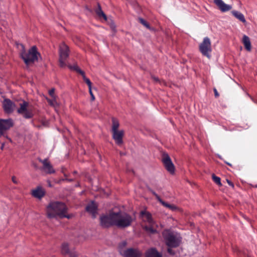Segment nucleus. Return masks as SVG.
Returning a JSON list of instances; mask_svg holds the SVG:
<instances>
[{"label":"nucleus","mask_w":257,"mask_h":257,"mask_svg":"<svg viewBox=\"0 0 257 257\" xmlns=\"http://www.w3.org/2000/svg\"><path fill=\"white\" fill-rule=\"evenodd\" d=\"M66 205L61 202H51L47 207L46 213L47 217L50 218H70L71 215L67 214Z\"/></svg>","instance_id":"f257e3e1"},{"label":"nucleus","mask_w":257,"mask_h":257,"mask_svg":"<svg viewBox=\"0 0 257 257\" xmlns=\"http://www.w3.org/2000/svg\"><path fill=\"white\" fill-rule=\"evenodd\" d=\"M140 216L144 224V229L148 233L155 234L159 231V226L153 220L150 213L146 211H142Z\"/></svg>","instance_id":"f03ea898"},{"label":"nucleus","mask_w":257,"mask_h":257,"mask_svg":"<svg viewBox=\"0 0 257 257\" xmlns=\"http://www.w3.org/2000/svg\"><path fill=\"white\" fill-rule=\"evenodd\" d=\"M18 47L20 50V56L26 65H29L38 60L40 54L37 51V47L33 46L29 49L28 52H26L24 46L22 44H18Z\"/></svg>","instance_id":"7ed1b4c3"},{"label":"nucleus","mask_w":257,"mask_h":257,"mask_svg":"<svg viewBox=\"0 0 257 257\" xmlns=\"http://www.w3.org/2000/svg\"><path fill=\"white\" fill-rule=\"evenodd\" d=\"M133 221L132 217L125 213L118 211L115 212V225L119 228L129 226Z\"/></svg>","instance_id":"20e7f679"},{"label":"nucleus","mask_w":257,"mask_h":257,"mask_svg":"<svg viewBox=\"0 0 257 257\" xmlns=\"http://www.w3.org/2000/svg\"><path fill=\"white\" fill-rule=\"evenodd\" d=\"M162 235L166 244L169 247H176L179 246L180 239L173 232L169 230H165Z\"/></svg>","instance_id":"39448f33"},{"label":"nucleus","mask_w":257,"mask_h":257,"mask_svg":"<svg viewBox=\"0 0 257 257\" xmlns=\"http://www.w3.org/2000/svg\"><path fill=\"white\" fill-rule=\"evenodd\" d=\"M69 55L68 47L64 43H62L59 49V65L62 68L67 66L66 60Z\"/></svg>","instance_id":"423d86ee"},{"label":"nucleus","mask_w":257,"mask_h":257,"mask_svg":"<svg viewBox=\"0 0 257 257\" xmlns=\"http://www.w3.org/2000/svg\"><path fill=\"white\" fill-rule=\"evenodd\" d=\"M199 49L203 56H206L208 59L211 58V43L208 37H205L203 39V41L199 45Z\"/></svg>","instance_id":"0eeeda50"},{"label":"nucleus","mask_w":257,"mask_h":257,"mask_svg":"<svg viewBox=\"0 0 257 257\" xmlns=\"http://www.w3.org/2000/svg\"><path fill=\"white\" fill-rule=\"evenodd\" d=\"M20 107L18 109V113L23 115L25 118H31L33 115V112L31 109L29 108V103L26 101H22L19 104Z\"/></svg>","instance_id":"6e6552de"},{"label":"nucleus","mask_w":257,"mask_h":257,"mask_svg":"<svg viewBox=\"0 0 257 257\" xmlns=\"http://www.w3.org/2000/svg\"><path fill=\"white\" fill-rule=\"evenodd\" d=\"M100 221L101 225L103 227L115 225V212H111L108 215L101 216Z\"/></svg>","instance_id":"1a4fd4ad"},{"label":"nucleus","mask_w":257,"mask_h":257,"mask_svg":"<svg viewBox=\"0 0 257 257\" xmlns=\"http://www.w3.org/2000/svg\"><path fill=\"white\" fill-rule=\"evenodd\" d=\"M13 125L12 119H0V137L5 136V132L10 129Z\"/></svg>","instance_id":"9d476101"},{"label":"nucleus","mask_w":257,"mask_h":257,"mask_svg":"<svg viewBox=\"0 0 257 257\" xmlns=\"http://www.w3.org/2000/svg\"><path fill=\"white\" fill-rule=\"evenodd\" d=\"M162 162L166 169L171 174H174L175 172V167L171 160L170 157L168 154H163Z\"/></svg>","instance_id":"9b49d317"},{"label":"nucleus","mask_w":257,"mask_h":257,"mask_svg":"<svg viewBox=\"0 0 257 257\" xmlns=\"http://www.w3.org/2000/svg\"><path fill=\"white\" fill-rule=\"evenodd\" d=\"M38 160L43 165L41 169L42 170L47 174H52L55 173V170L49 161L48 159H45L44 160H42L41 158H38Z\"/></svg>","instance_id":"f8f14e48"},{"label":"nucleus","mask_w":257,"mask_h":257,"mask_svg":"<svg viewBox=\"0 0 257 257\" xmlns=\"http://www.w3.org/2000/svg\"><path fill=\"white\" fill-rule=\"evenodd\" d=\"M120 253L123 257H140L142 255L139 250L132 248L125 250H120Z\"/></svg>","instance_id":"ddd939ff"},{"label":"nucleus","mask_w":257,"mask_h":257,"mask_svg":"<svg viewBox=\"0 0 257 257\" xmlns=\"http://www.w3.org/2000/svg\"><path fill=\"white\" fill-rule=\"evenodd\" d=\"M3 107L6 112L11 113L14 110L15 105L11 100L5 99L3 102Z\"/></svg>","instance_id":"4468645a"},{"label":"nucleus","mask_w":257,"mask_h":257,"mask_svg":"<svg viewBox=\"0 0 257 257\" xmlns=\"http://www.w3.org/2000/svg\"><path fill=\"white\" fill-rule=\"evenodd\" d=\"M112 133V138L115 141L116 144L118 145L122 144V138L124 135V132L122 130L114 131Z\"/></svg>","instance_id":"2eb2a0df"},{"label":"nucleus","mask_w":257,"mask_h":257,"mask_svg":"<svg viewBox=\"0 0 257 257\" xmlns=\"http://www.w3.org/2000/svg\"><path fill=\"white\" fill-rule=\"evenodd\" d=\"M45 194V191L44 189L41 186L37 187L36 189H34L32 191V195L34 197L41 199L44 196Z\"/></svg>","instance_id":"dca6fc26"},{"label":"nucleus","mask_w":257,"mask_h":257,"mask_svg":"<svg viewBox=\"0 0 257 257\" xmlns=\"http://www.w3.org/2000/svg\"><path fill=\"white\" fill-rule=\"evenodd\" d=\"M214 3L222 12L229 11L232 9L231 6L225 4L223 1H214Z\"/></svg>","instance_id":"f3484780"},{"label":"nucleus","mask_w":257,"mask_h":257,"mask_svg":"<svg viewBox=\"0 0 257 257\" xmlns=\"http://www.w3.org/2000/svg\"><path fill=\"white\" fill-rule=\"evenodd\" d=\"M154 194L156 196V198L158 200V201L165 207L169 209L172 211H176L178 210V208L174 204H169L164 201H163L160 197L155 193H154Z\"/></svg>","instance_id":"a211bd4d"},{"label":"nucleus","mask_w":257,"mask_h":257,"mask_svg":"<svg viewBox=\"0 0 257 257\" xmlns=\"http://www.w3.org/2000/svg\"><path fill=\"white\" fill-rule=\"evenodd\" d=\"M97 206L96 204L94 202L92 201L91 203H90L87 205L86 207V210L87 212L92 214L93 217H95V214L97 211Z\"/></svg>","instance_id":"6ab92c4d"},{"label":"nucleus","mask_w":257,"mask_h":257,"mask_svg":"<svg viewBox=\"0 0 257 257\" xmlns=\"http://www.w3.org/2000/svg\"><path fill=\"white\" fill-rule=\"evenodd\" d=\"M95 12L99 19L103 18L105 21H107V17L104 13L102 11L100 4H97V7L95 9Z\"/></svg>","instance_id":"aec40b11"},{"label":"nucleus","mask_w":257,"mask_h":257,"mask_svg":"<svg viewBox=\"0 0 257 257\" xmlns=\"http://www.w3.org/2000/svg\"><path fill=\"white\" fill-rule=\"evenodd\" d=\"M242 43L244 46L245 49L247 51H250L251 49V43L249 37L246 35H244L242 38Z\"/></svg>","instance_id":"412c9836"},{"label":"nucleus","mask_w":257,"mask_h":257,"mask_svg":"<svg viewBox=\"0 0 257 257\" xmlns=\"http://www.w3.org/2000/svg\"><path fill=\"white\" fill-rule=\"evenodd\" d=\"M146 257H162V255L155 248H151L147 251Z\"/></svg>","instance_id":"4be33fe9"},{"label":"nucleus","mask_w":257,"mask_h":257,"mask_svg":"<svg viewBox=\"0 0 257 257\" xmlns=\"http://www.w3.org/2000/svg\"><path fill=\"white\" fill-rule=\"evenodd\" d=\"M233 16H234L236 19L239 20L240 21L242 22L243 23L246 22V20L243 15L239 12L236 11H233L231 12Z\"/></svg>","instance_id":"5701e85b"},{"label":"nucleus","mask_w":257,"mask_h":257,"mask_svg":"<svg viewBox=\"0 0 257 257\" xmlns=\"http://www.w3.org/2000/svg\"><path fill=\"white\" fill-rule=\"evenodd\" d=\"M70 251L68 244L66 242L63 243L61 246V253L63 255H67Z\"/></svg>","instance_id":"b1692460"},{"label":"nucleus","mask_w":257,"mask_h":257,"mask_svg":"<svg viewBox=\"0 0 257 257\" xmlns=\"http://www.w3.org/2000/svg\"><path fill=\"white\" fill-rule=\"evenodd\" d=\"M112 129H111L112 132L118 131V128L119 126V123L118 120L117 119L113 117L112 118Z\"/></svg>","instance_id":"393cba45"},{"label":"nucleus","mask_w":257,"mask_h":257,"mask_svg":"<svg viewBox=\"0 0 257 257\" xmlns=\"http://www.w3.org/2000/svg\"><path fill=\"white\" fill-rule=\"evenodd\" d=\"M67 66L69 68V69L71 70H74L80 73L81 75H83L84 71H82L78 67L77 65H74L73 66L70 65H67Z\"/></svg>","instance_id":"a878e982"},{"label":"nucleus","mask_w":257,"mask_h":257,"mask_svg":"<svg viewBox=\"0 0 257 257\" xmlns=\"http://www.w3.org/2000/svg\"><path fill=\"white\" fill-rule=\"evenodd\" d=\"M46 99H47L48 102L49 103V104L51 106L55 107L58 105V103L56 100L55 97L53 98L52 99H50L47 98Z\"/></svg>","instance_id":"bb28decb"},{"label":"nucleus","mask_w":257,"mask_h":257,"mask_svg":"<svg viewBox=\"0 0 257 257\" xmlns=\"http://www.w3.org/2000/svg\"><path fill=\"white\" fill-rule=\"evenodd\" d=\"M212 178L213 181L217 184L218 185L221 186L222 184L221 183L220 178L219 177L215 176L214 174L212 175Z\"/></svg>","instance_id":"cd10ccee"},{"label":"nucleus","mask_w":257,"mask_h":257,"mask_svg":"<svg viewBox=\"0 0 257 257\" xmlns=\"http://www.w3.org/2000/svg\"><path fill=\"white\" fill-rule=\"evenodd\" d=\"M83 77V80L85 82V83L87 84L88 86V88L89 89H90V88H92L91 87V82L90 81V80L88 78H87L86 76H85V73L84 72L83 73V75H81Z\"/></svg>","instance_id":"c85d7f7f"},{"label":"nucleus","mask_w":257,"mask_h":257,"mask_svg":"<svg viewBox=\"0 0 257 257\" xmlns=\"http://www.w3.org/2000/svg\"><path fill=\"white\" fill-rule=\"evenodd\" d=\"M67 255L69 257H78V253L74 250H70Z\"/></svg>","instance_id":"c756f323"},{"label":"nucleus","mask_w":257,"mask_h":257,"mask_svg":"<svg viewBox=\"0 0 257 257\" xmlns=\"http://www.w3.org/2000/svg\"><path fill=\"white\" fill-rule=\"evenodd\" d=\"M139 22L142 24L144 26H145L146 27L149 28V24L147 23V22L144 20L143 19L141 18H139Z\"/></svg>","instance_id":"7c9ffc66"},{"label":"nucleus","mask_w":257,"mask_h":257,"mask_svg":"<svg viewBox=\"0 0 257 257\" xmlns=\"http://www.w3.org/2000/svg\"><path fill=\"white\" fill-rule=\"evenodd\" d=\"M89 94L91 96V99L92 101H94L95 100V97H94V95H93V93H92V88H90V89H89Z\"/></svg>","instance_id":"2f4dec72"},{"label":"nucleus","mask_w":257,"mask_h":257,"mask_svg":"<svg viewBox=\"0 0 257 257\" xmlns=\"http://www.w3.org/2000/svg\"><path fill=\"white\" fill-rule=\"evenodd\" d=\"M54 92H55V89L54 88H52L51 89V90H50L49 91V93L50 94V95L52 97V98H54L55 97V96L54 95Z\"/></svg>","instance_id":"473e14b6"},{"label":"nucleus","mask_w":257,"mask_h":257,"mask_svg":"<svg viewBox=\"0 0 257 257\" xmlns=\"http://www.w3.org/2000/svg\"><path fill=\"white\" fill-rule=\"evenodd\" d=\"M12 181L14 183L17 184L18 183V182L17 180V178L15 176H13L12 178Z\"/></svg>","instance_id":"72a5a7b5"},{"label":"nucleus","mask_w":257,"mask_h":257,"mask_svg":"<svg viewBox=\"0 0 257 257\" xmlns=\"http://www.w3.org/2000/svg\"><path fill=\"white\" fill-rule=\"evenodd\" d=\"M227 182L228 183V184L231 187H232V188L234 187V185H233V183L230 180H227Z\"/></svg>","instance_id":"f704fd0d"},{"label":"nucleus","mask_w":257,"mask_h":257,"mask_svg":"<svg viewBox=\"0 0 257 257\" xmlns=\"http://www.w3.org/2000/svg\"><path fill=\"white\" fill-rule=\"evenodd\" d=\"M214 95L216 97H218L219 96V93L217 92V91L216 88H214Z\"/></svg>","instance_id":"c9c22d12"},{"label":"nucleus","mask_w":257,"mask_h":257,"mask_svg":"<svg viewBox=\"0 0 257 257\" xmlns=\"http://www.w3.org/2000/svg\"><path fill=\"white\" fill-rule=\"evenodd\" d=\"M171 247H169L168 248V252L171 254H173L174 252L173 251L172 249L171 248Z\"/></svg>","instance_id":"e433bc0d"},{"label":"nucleus","mask_w":257,"mask_h":257,"mask_svg":"<svg viewBox=\"0 0 257 257\" xmlns=\"http://www.w3.org/2000/svg\"><path fill=\"white\" fill-rule=\"evenodd\" d=\"M153 79L155 81H159V79L158 78H157V77H153Z\"/></svg>","instance_id":"4c0bfd02"},{"label":"nucleus","mask_w":257,"mask_h":257,"mask_svg":"<svg viewBox=\"0 0 257 257\" xmlns=\"http://www.w3.org/2000/svg\"><path fill=\"white\" fill-rule=\"evenodd\" d=\"M5 146V143H2V146L1 147V150H3Z\"/></svg>","instance_id":"58836bf2"},{"label":"nucleus","mask_w":257,"mask_h":257,"mask_svg":"<svg viewBox=\"0 0 257 257\" xmlns=\"http://www.w3.org/2000/svg\"><path fill=\"white\" fill-rule=\"evenodd\" d=\"M6 137L7 138V139H8L10 141V142H12V140L10 138H8L7 136H6Z\"/></svg>","instance_id":"ea45409f"},{"label":"nucleus","mask_w":257,"mask_h":257,"mask_svg":"<svg viewBox=\"0 0 257 257\" xmlns=\"http://www.w3.org/2000/svg\"><path fill=\"white\" fill-rule=\"evenodd\" d=\"M122 244L123 246H125L126 245V242H122Z\"/></svg>","instance_id":"a19ab883"},{"label":"nucleus","mask_w":257,"mask_h":257,"mask_svg":"<svg viewBox=\"0 0 257 257\" xmlns=\"http://www.w3.org/2000/svg\"><path fill=\"white\" fill-rule=\"evenodd\" d=\"M227 164L229 166H230L231 165L229 164V163H227Z\"/></svg>","instance_id":"79ce46f5"}]
</instances>
